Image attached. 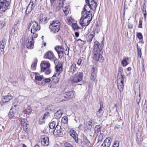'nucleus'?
Segmentation results:
<instances>
[{
  "label": "nucleus",
  "instance_id": "f257e3e1",
  "mask_svg": "<svg viewBox=\"0 0 147 147\" xmlns=\"http://www.w3.org/2000/svg\"><path fill=\"white\" fill-rule=\"evenodd\" d=\"M30 26L29 30L30 31L31 33L33 34V36L35 38L37 37V34L36 32L40 29V26L38 23L35 21H31L30 24Z\"/></svg>",
  "mask_w": 147,
  "mask_h": 147
},
{
  "label": "nucleus",
  "instance_id": "f03ea898",
  "mask_svg": "<svg viewBox=\"0 0 147 147\" xmlns=\"http://www.w3.org/2000/svg\"><path fill=\"white\" fill-rule=\"evenodd\" d=\"M55 49L57 53L60 58L63 57L64 53L65 55H69V49L67 46H66L65 48H63L62 46H56L55 47Z\"/></svg>",
  "mask_w": 147,
  "mask_h": 147
},
{
  "label": "nucleus",
  "instance_id": "7ed1b4c3",
  "mask_svg": "<svg viewBox=\"0 0 147 147\" xmlns=\"http://www.w3.org/2000/svg\"><path fill=\"white\" fill-rule=\"evenodd\" d=\"M61 24L58 20L53 21L49 26L51 31L53 33L58 32L60 30Z\"/></svg>",
  "mask_w": 147,
  "mask_h": 147
},
{
  "label": "nucleus",
  "instance_id": "20e7f679",
  "mask_svg": "<svg viewBox=\"0 0 147 147\" xmlns=\"http://www.w3.org/2000/svg\"><path fill=\"white\" fill-rule=\"evenodd\" d=\"M82 14V17L80 21V24L82 26H85L88 25L92 19V17L90 18V15L88 14Z\"/></svg>",
  "mask_w": 147,
  "mask_h": 147
},
{
  "label": "nucleus",
  "instance_id": "39448f33",
  "mask_svg": "<svg viewBox=\"0 0 147 147\" xmlns=\"http://www.w3.org/2000/svg\"><path fill=\"white\" fill-rule=\"evenodd\" d=\"M83 78V74L82 72H78L74 75L71 79L72 83H77L82 80Z\"/></svg>",
  "mask_w": 147,
  "mask_h": 147
},
{
  "label": "nucleus",
  "instance_id": "423d86ee",
  "mask_svg": "<svg viewBox=\"0 0 147 147\" xmlns=\"http://www.w3.org/2000/svg\"><path fill=\"white\" fill-rule=\"evenodd\" d=\"M9 5V1L5 0H0V12H5Z\"/></svg>",
  "mask_w": 147,
  "mask_h": 147
},
{
  "label": "nucleus",
  "instance_id": "0eeeda50",
  "mask_svg": "<svg viewBox=\"0 0 147 147\" xmlns=\"http://www.w3.org/2000/svg\"><path fill=\"white\" fill-rule=\"evenodd\" d=\"M75 93L74 91H70L65 93L64 95L62 96V100L60 102L65 101L71 99L75 97Z\"/></svg>",
  "mask_w": 147,
  "mask_h": 147
},
{
  "label": "nucleus",
  "instance_id": "6e6552de",
  "mask_svg": "<svg viewBox=\"0 0 147 147\" xmlns=\"http://www.w3.org/2000/svg\"><path fill=\"white\" fill-rule=\"evenodd\" d=\"M55 71L54 74V76H61L63 71L62 65L61 64H59L55 66Z\"/></svg>",
  "mask_w": 147,
  "mask_h": 147
},
{
  "label": "nucleus",
  "instance_id": "1a4fd4ad",
  "mask_svg": "<svg viewBox=\"0 0 147 147\" xmlns=\"http://www.w3.org/2000/svg\"><path fill=\"white\" fill-rule=\"evenodd\" d=\"M44 57L45 58L49 59L52 61L55 60L56 58L53 53L51 51H48L45 55Z\"/></svg>",
  "mask_w": 147,
  "mask_h": 147
},
{
  "label": "nucleus",
  "instance_id": "9d476101",
  "mask_svg": "<svg viewBox=\"0 0 147 147\" xmlns=\"http://www.w3.org/2000/svg\"><path fill=\"white\" fill-rule=\"evenodd\" d=\"M86 3L89 5L90 9L95 10L97 6L96 3L93 0H86Z\"/></svg>",
  "mask_w": 147,
  "mask_h": 147
},
{
  "label": "nucleus",
  "instance_id": "9b49d317",
  "mask_svg": "<svg viewBox=\"0 0 147 147\" xmlns=\"http://www.w3.org/2000/svg\"><path fill=\"white\" fill-rule=\"evenodd\" d=\"M101 53H94V55L93 56V59L96 61L102 62L103 59L102 55L101 54Z\"/></svg>",
  "mask_w": 147,
  "mask_h": 147
},
{
  "label": "nucleus",
  "instance_id": "f8f14e48",
  "mask_svg": "<svg viewBox=\"0 0 147 147\" xmlns=\"http://www.w3.org/2000/svg\"><path fill=\"white\" fill-rule=\"evenodd\" d=\"M33 36L32 37H29L28 38V42L27 45V47L29 49H32L34 46V39Z\"/></svg>",
  "mask_w": 147,
  "mask_h": 147
},
{
  "label": "nucleus",
  "instance_id": "ddd939ff",
  "mask_svg": "<svg viewBox=\"0 0 147 147\" xmlns=\"http://www.w3.org/2000/svg\"><path fill=\"white\" fill-rule=\"evenodd\" d=\"M41 144L43 146H47L49 144V138L47 136H42L41 137Z\"/></svg>",
  "mask_w": 147,
  "mask_h": 147
},
{
  "label": "nucleus",
  "instance_id": "4468645a",
  "mask_svg": "<svg viewBox=\"0 0 147 147\" xmlns=\"http://www.w3.org/2000/svg\"><path fill=\"white\" fill-rule=\"evenodd\" d=\"M97 71L96 70L94 67H93L91 71L90 79L92 81L96 82V83L97 82V80L96 81V79L97 77Z\"/></svg>",
  "mask_w": 147,
  "mask_h": 147
},
{
  "label": "nucleus",
  "instance_id": "2eb2a0df",
  "mask_svg": "<svg viewBox=\"0 0 147 147\" xmlns=\"http://www.w3.org/2000/svg\"><path fill=\"white\" fill-rule=\"evenodd\" d=\"M53 134L54 135L60 136L62 134V129L60 125H59L58 124L57 125L54 130Z\"/></svg>",
  "mask_w": 147,
  "mask_h": 147
},
{
  "label": "nucleus",
  "instance_id": "dca6fc26",
  "mask_svg": "<svg viewBox=\"0 0 147 147\" xmlns=\"http://www.w3.org/2000/svg\"><path fill=\"white\" fill-rule=\"evenodd\" d=\"M94 53H102V49L100 47V43L97 41L94 42Z\"/></svg>",
  "mask_w": 147,
  "mask_h": 147
},
{
  "label": "nucleus",
  "instance_id": "f3484780",
  "mask_svg": "<svg viewBox=\"0 0 147 147\" xmlns=\"http://www.w3.org/2000/svg\"><path fill=\"white\" fill-rule=\"evenodd\" d=\"M124 78H118L117 82V87L119 91L121 92L123 91V82Z\"/></svg>",
  "mask_w": 147,
  "mask_h": 147
},
{
  "label": "nucleus",
  "instance_id": "a211bd4d",
  "mask_svg": "<svg viewBox=\"0 0 147 147\" xmlns=\"http://www.w3.org/2000/svg\"><path fill=\"white\" fill-rule=\"evenodd\" d=\"M111 142V139L110 138H106L100 147H109Z\"/></svg>",
  "mask_w": 147,
  "mask_h": 147
},
{
  "label": "nucleus",
  "instance_id": "6ab92c4d",
  "mask_svg": "<svg viewBox=\"0 0 147 147\" xmlns=\"http://www.w3.org/2000/svg\"><path fill=\"white\" fill-rule=\"evenodd\" d=\"M50 66V64L49 62L45 61H42L40 65L42 71L44 70L47 68L49 67Z\"/></svg>",
  "mask_w": 147,
  "mask_h": 147
},
{
  "label": "nucleus",
  "instance_id": "aec40b11",
  "mask_svg": "<svg viewBox=\"0 0 147 147\" xmlns=\"http://www.w3.org/2000/svg\"><path fill=\"white\" fill-rule=\"evenodd\" d=\"M100 108L99 110L97 111V115L98 116L101 117L104 112V107L103 106V103L102 101L100 102Z\"/></svg>",
  "mask_w": 147,
  "mask_h": 147
},
{
  "label": "nucleus",
  "instance_id": "412c9836",
  "mask_svg": "<svg viewBox=\"0 0 147 147\" xmlns=\"http://www.w3.org/2000/svg\"><path fill=\"white\" fill-rule=\"evenodd\" d=\"M12 98L13 96L10 94H8V95L3 97L1 102L2 103H6L9 102Z\"/></svg>",
  "mask_w": 147,
  "mask_h": 147
},
{
  "label": "nucleus",
  "instance_id": "4be33fe9",
  "mask_svg": "<svg viewBox=\"0 0 147 147\" xmlns=\"http://www.w3.org/2000/svg\"><path fill=\"white\" fill-rule=\"evenodd\" d=\"M70 133L71 136L75 139L76 142H78V135L76 131L74 130L71 129L70 131Z\"/></svg>",
  "mask_w": 147,
  "mask_h": 147
},
{
  "label": "nucleus",
  "instance_id": "5701e85b",
  "mask_svg": "<svg viewBox=\"0 0 147 147\" xmlns=\"http://www.w3.org/2000/svg\"><path fill=\"white\" fill-rule=\"evenodd\" d=\"M90 7L89 4L85 5L83 11H82V14H88L90 12Z\"/></svg>",
  "mask_w": 147,
  "mask_h": 147
},
{
  "label": "nucleus",
  "instance_id": "b1692460",
  "mask_svg": "<svg viewBox=\"0 0 147 147\" xmlns=\"http://www.w3.org/2000/svg\"><path fill=\"white\" fill-rule=\"evenodd\" d=\"M123 71L122 68L121 67H119L118 74V78H124V75L123 73Z\"/></svg>",
  "mask_w": 147,
  "mask_h": 147
},
{
  "label": "nucleus",
  "instance_id": "393cba45",
  "mask_svg": "<svg viewBox=\"0 0 147 147\" xmlns=\"http://www.w3.org/2000/svg\"><path fill=\"white\" fill-rule=\"evenodd\" d=\"M62 113V111L61 110H59L55 113L54 116L56 119H59L61 117Z\"/></svg>",
  "mask_w": 147,
  "mask_h": 147
},
{
  "label": "nucleus",
  "instance_id": "a878e982",
  "mask_svg": "<svg viewBox=\"0 0 147 147\" xmlns=\"http://www.w3.org/2000/svg\"><path fill=\"white\" fill-rule=\"evenodd\" d=\"M16 113V110L15 109L11 108L10 110L8 116L9 118H11L13 117Z\"/></svg>",
  "mask_w": 147,
  "mask_h": 147
},
{
  "label": "nucleus",
  "instance_id": "bb28decb",
  "mask_svg": "<svg viewBox=\"0 0 147 147\" xmlns=\"http://www.w3.org/2000/svg\"><path fill=\"white\" fill-rule=\"evenodd\" d=\"M77 68L76 65L75 63H73L70 67L69 70L70 72L74 73L77 70Z\"/></svg>",
  "mask_w": 147,
  "mask_h": 147
},
{
  "label": "nucleus",
  "instance_id": "cd10ccee",
  "mask_svg": "<svg viewBox=\"0 0 147 147\" xmlns=\"http://www.w3.org/2000/svg\"><path fill=\"white\" fill-rule=\"evenodd\" d=\"M63 11L64 12L65 14L67 15L69 13V11L70 9L68 8V7L67 6L65 5L64 4L63 5V6L62 7Z\"/></svg>",
  "mask_w": 147,
  "mask_h": 147
},
{
  "label": "nucleus",
  "instance_id": "c85d7f7f",
  "mask_svg": "<svg viewBox=\"0 0 147 147\" xmlns=\"http://www.w3.org/2000/svg\"><path fill=\"white\" fill-rule=\"evenodd\" d=\"M60 77V76H57L56 75V76H54V74H53L52 79L53 80V82L55 83H57L59 82Z\"/></svg>",
  "mask_w": 147,
  "mask_h": 147
},
{
  "label": "nucleus",
  "instance_id": "c756f323",
  "mask_svg": "<svg viewBox=\"0 0 147 147\" xmlns=\"http://www.w3.org/2000/svg\"><path fill=\"white\" fill-rule=\"evenodd\" d=\"M7 42V39L6 38H3L0 42V48H5V45Z\"/></svg>",
  "mask_w": 147,
  "mask_h": 147
},
{
  "label": "nucleus",
  "instance_id": "7c9ffc66",
  "mask_svg": "<svg viewBox=\"0 0 147 147\" xmlns=\"http://www.w3.org/2000/svg\"><path fill=\"white\" fill-rule=\"evenodd\" d=\"M95 132L97 135L101 134L100 127V125H96L94 128Z\"/></svg>",
  "mask_w": 147,
  "mask_h": 147
},
{
  "label": "nucleus",
  "instance_id": "2f4dec72",
  "mask_svg": "<svg viewBox=\"0 0 147 147\" xmlns=\"http://www.w3.org/2000/svg\"><path fill=\"white\" fill-rule=\"evenodd\" d=\"M58 4H59L58 6L57 7V8L58 10L60 9L61 7H62L63 6L64 4V1L63 0H59L57 2Z\"/></svg>",
  "mask_w": 147,
  "mask_h": 147
},
{
  "label": "nucleus",
  "instance_id": "473e14b6",
  "mask_svg": "<svg viewBox=\"0 0 147 147\" xmlns=\"http://www.w3.org/2000/svg\"><path fill=\"white\" fill-rule=\"evenodd\" d=\"M146 5L144 4L143 5L142 12L144 14V17L146 19Z\"/></svg>",
  "mask_w": 147,
  "mask_h": 147
},
{
  "label": "nucleus",
  "instance_id": "72a5a7b5",
  "mask_svg": "<svg viewBox=\"0 0 147 147\" xmlns=\"http://www.w3.org/2000/svg\"><path fill=\"white\" fill-rule=\"evenodd\" d=\"M45 114H44V115L42 116L40 119L39 121V123L40 124H42L45 123Z\"/></svg>",
  "mask_w": 147,
  "mask_h": 147
},
{
  "label": "nucleus",
  "instance_id": "f704fd0d",
  "mask_svg": "<svg viewBox=\"0 0 147 147\" xmlns=\"http://www.w3.org/2000/svg\"><path fill=\"white\" fill-rule=\"evenodd\" d=\"M33 7L29 5L26 10V13L28 14L31 11Z\"/></svg>",
  "mask_w": 147,
  "mask_h": 147
},
{
  "label": "nucleus",
  "instance_id": "c9c22d12",
  "mask_svg": "<svg viewBox=\"0 0 147 147\" xmlns=\"http://www.w3.org/2000/svg\"><path fill=\"white\" fill-rule=\"evenodd\" d=\"M56 124V123L54 121H53L51 122L49 125V127L51 129H53L55 127V126Z\"/></svg>",
  "mask_w": 147,
  "mask_h": 147
},
{
  "label": "nucleus",
  "instance_id": "e433bc0d",
  "mask_svg": "<svg viewBox=\"0 0 147 147\" xmlns=\"http://www.w3.org/2000/svg\"><path fill=\"white\" fill-rule=\"evenodd\" d=\"M62 122L64 123H66L68 122L67 117V116H65L63 117L61 119Z\"/></svg>",
  "mask_w": 147,
  "mask_h": 147
},
{
  "label": "nucleus",
  "instance_id": "4c0bfd02",
  "mask_svg": "<svg viewBox=\"0 0 147 147\" xmlns=\"http://www.w3.org/2000/svg\"><path fill=\"white\" fill-rule=\"evenodd\" d=\"M72 26L74 30H77L80 28L78 26L76 23H72Z\"/></svg>",
  "mask_w": 147,
  "mask_h": 147
},
{
  "label": "nucleus",
  "instance_id": "58836bf2",
  "mask_svg": "<svg viewBox=\"0 0 147 147\" xmlns=\"http://www.w3.org/2000/svg\"><path fill=\"white\" fill-rule=\"evenodd\" d=\"M94 32H92L90 35L88 36L89 41H91L92 40V38L94 36Z\"/></svg>",
  "mask_w": 147,
  "mask_h": 147
},
{
  "label": "nucleus",
  "instance_id": "ea45409f",
  "mask_svg": "<svg viewBox=\"0 0 147 147\" xmlns=\"http://www.w3.org/2000/svg\"><path fill=\"white\" fill-rule=\"evenodd\" d=\"M36 0H31L29 4L30 5L34 7V5L36 3Z\"/></svg>",
  "mask_w": 147,
  "mask_h": 147
},
{
  "label": "nucleus",
  "instance_id": "a19ab883",
  "mask_svg": "<svg viewBox=\"0 0 147 147\" xmlns=\"http://www.w3.org/2000/svg\"><path fill=\"white\" fill-rule=\"evenodd\" d=\"M26 113V114L29 115L30 114L32 110L31 108L30 107H28L25 110Z\"/></svg>",
  "mask_w": 147,
  "mask_h": 147
},
{
  "label": "nucleus",
  "instance_id": "79ce46f5",
  "mask_svg": "<svg viewBox=\"0 0 147 147\" xmlns=\"http://www.w3.org/2000/svg\"><path fill=\"white\" fill-rule=\"evenodd\" d=\"M37 63V62L35 61L32 64L31 66V67L33 70H34L36 69Z\"/></svg>",
  "mask_w": 147,
  "mask_h": 147
},
{
  "label": "nucleus",
  "instance_id": "37998d69",
  "mask_svg": "<svg viewBox=\"0 0 147 147\" xmlns=\"http://www.w3.org/2000/svg\"><path fill=\"white\" fill-rule=\"evenodd\" d=\"M43 79L42 76L36 75L35 76V79L38 81H41Z\"/></svg>",
  "mask_w": 147,
  "mask_h": 147
},
{
  "label": "nucleus",
  "instance_id": "c03bdc74",
  "mask_svg": "<svg viewBox=\"0 0 147 147\" xmlns=\"http://www.w3.org/2000/svg\"><path fill=\"white\" fill-rule=\"evenodd\" d=\"M119 141H115L114 142V143L113 145V147H118L119 146Z\"/></svg>",
  "mask_w": 147,
  "mask_h": 147
},
{
  "label": "nucleus",
  "instance_id": "a18cd8bd",
  "mask_svg": "<svg viewBox=\"0 0 147 147\" xmlns=\"http://www.w3.org/2000/svg\"><path fill=\"white\" fill-rule=\"evenodd\" d=\"M28 125V123L27 121H26V122H25L22 125H23L24 126V129H27V126Z\"/></svg>",
  "mask_w": 147,
  "mask_h": 147
},
{
  "label": "nucleus",
  "instance_id": "49530a36",
  "mask_svg": "<svg viewBox=\"0 0 147 147\" xmlns=\"http://www.w3.org/2000/svg\"><path fill=\"white\" fill-rule=\"evenodd\" d=\"M137 37L140 39H141L143 38L142 35L141 33L139 32L137 34Z\"/></svg>",
  "mask_w": 147,
  "mask_h": 147
},
{
  "label": "nucleus",
  "instance_id": "de8ad7c7",
  "mask_svg": "<svg viewBox=\"0 0 147 147\" xmlns=\"http://www.w3.org/2000/svg\"><path fill=\"white\" fill-rule=\"evenodd\" d=\"M121 63L124 67L126 66L127 65V61L125 60H123L121 61Z\"/></svg>",
  "mask_w": 147,
  "mask_h": 147
},
{
  "label": "nucleus",
  "instance_id": "09e8293b",
  "mask_svg": "<svg viewBox=\"0 0 147 147\" xmlns=\"http://www.w3.org/2000/svg\"><path fill=\"white\" fill-rule=\"evenodd\" d=\"M98 143H99V142H101L102 140L103 137L102 135L100 134L98 136Z\"/></svg>",
  "mask_w": 147,
  "mask_h": 147
},
{
  "label": "nucleus",
  "instance_id": "8fccbe9b",
  "mask_svg": "<svg viewBox=\"0 0 147 147\" xmlns=\"http://www.w3.org/2000/svg\"><path fill=\"white\" fill-rule=\"evenodd\" d=\"M67 20L68 22L69 23H72L73 22V20L72 18L70 17H67Z\"/></svg>",
  "mask_w": 147,
  "mask_h": 147
},
{
  "label": "nucleus",
  "instance_id": "3c124183",
  "mask_svg": "<svg viewBox=\"0 0 147 147\" xmlns=\"http://www.w3.org/2000/svg\"><path fill=\"white\" fill-rule=\"evenodd\" d=\"M136 102L138 104H139L140 100V94H139L138 96L136 97Z\"/></svg>",
  "mask_w": 147,
  "mask_h": 147
},
{
  "label": "nucleus",
  "instance_id": "603ef678",
  "mask_svg": "<svg viewBox=\"0 0 147 147\" xmlns=\"http://www.w3.org/2000/svg\"><path fill=\"white\" fill-rule=\"evenodd\" d=\"M87 125H88L90 127H91L92 126V125H93L92 121L91 120L87 122Z\"/></svg>",
  "mask_w": 147,
  "mask_h": 147
},
{
  "label": "nucleus",
  "instance_id": "864d4df0",
  "mask_svg": "<svg viewBox=\"0 0 147 147\" xmlns=\"http://www.w3.org/2000/svg\"><path fill=\"white\" fill-rule=\"evenodd\" d=\"M84 147H89L90 144L89 142H87V143H86L85 142H83Z\"/></svg>",
  "mask_w": 147,
  "mask_h": 147
},
{
  "label": "nucleus",
  "instance_id": "5fc2aeb1",
  "mask_svg": "<svg viewBox=\"0 0 147 147\" xmlns=\"http://www.w3.org/2000/svg\"><path fill=\"white\" fill-rule=\"evenodd\" d=\"M138 27L140 28H142V21L140 20H139V25Z\"/></svg>",
  "mask_w": 147,
  "mask_h": 147
},
{
  "label": "nucleus",
  "instance_id": "6e6d98bb",
  "mask_svg": "<svg viewBox=\"0 0 147 147\" xmlns=\"http://www.w3.org/2000/svg\"><path fill=\"white\" fill-rule=\"evenodd\" d=\"M77 41L78 42V43L80 42V41H81V42H83V43H80L81 44H83L84 43H85L86 42L85 41H84L81 40L80 39H78L77 40Z\"/></svg>",
  "mask_w": 147,
  "mask_h": 147
},
{
  "label": "nucleus",
  "instance_id": "4d7b16f0",
  "mask_svg": "<svg viewBox=\"0 0 147 147\" xmlns=\"http://www.w3.org/2000/svg\"><path fill=\"white\" fill-rule=\"evenodd\" d=\"M4 25V22H0V30L2 28Z\"/></svg>",
  "mask_w": 147,
  "mask_h": 147
},
{
  "label": "nucleus",
  "instance_id": "13d9d810",
  "mask_svg": "<svg viewBox=\"0 0 147 147\" xmlns=\"http://www.w3.org/2000/svg\"><path fill=\"white\" fill-rule=\"evenodd\" d=\"M22 124L24 123L25 122H26L27 120L25 119H22L21 120Z\"/></svg>",
  "mask_w": 147,
  "mask_h": 147
},
{
  "label": "nucleus",
  "instance_id": "bf43d9fd",
  "mask_svg": "<svg viewBox=\"0 0 147 147\" xmlns=\"http://www.w3.org/2000/svg\"><path fill=\"white\" fill-rule=\"evenodd\" d=\"M4 48H0V54L2 55L4 53V50L3 49Z\"/></svg>",
  "mask_w": 147,
  "mask_h": 147
},
{
  "label": "nucleus",
  "instance_id": "052dcab7",
  "mask_svg": "<svg viewBox=\"0 0 147 147\" xmlns=\"http://www.w3.org/2000/svg\"><path fill=\"white\" fill-rule=\"evenodd\" d=\"M51 80L49 78H46L45 80L44 81L46 83L49 82H50Z\"/></svg>",
  "mask_w": 147,
  "mask_h": 147
},
{
  "label": "nucleus",
  "instance_id": "680f3d73",
  "mask_svg": "<svg viewBox=\"0 0 147 147\" xmlns=\"http://www.w3.org/2000/svg\"><path fill=\"white\" fill-rule=\"evenodd\" d=\"M57 0H50L51 5L54 6V3Z\"/></svg>",
  "mask_w": 147,
  "mask_h": 147
},
{
  "label": "nucleus",
  "instance_id": "e2e57ef3",
  "mask_svg": "<svg viewBox=\"0 0 147 147\" xmlns=\"http://www.w3.org/2000/svg\"><path fill=\"white\" fill-rule=\"evenodd\" d=\"M136 141L138 144H140L141 143L140 140V139L138 138L137 136V139Z\"/></svg>",
  "mask_w": 147,
  "mask_h": 147
},
{
  "label": "nucleus",
  "instance_id": "0e129e2a",
  "mask_svg": "<svg viewBox=\"0 0 147 147\" xmlns=\"http://www.w3.org/2000/svg\"><path fill=\"white\" fill-rule=\"evenodd\" d=\"M51 70L50 69H48L45 72V74H49L51 72Z\"/></svg>",
  "mask_w": 147,
  "mask_h": 147
},
{
  "label": "nucleus",
  "instance_id": "69168bd1",
  "mask_svg": "<svg viewBox=\"0 0 147 147\" xmlns=\"http://www.w3.org/2000/svg\"><path fill=\"white\" fill-rule=\"evenodd\" d=\"M81 61H82V60L81 59H78V63H77V64L79 66V65H80L81 63Z\"/></svg>",
  "mask_w": 147,
  "mask_h": 147
},
{
  "label": "nucleus",
  "instance_id": "338daca9",
  "mask_svg": "<svg viewBox=\"0 0 147 147\" xmlns=\"http://www.w3.org/2000/svg\"><path fill=\"white\" fill-rule=\"evenodd\" d=\"M141 51H140V52H138V57H139L140 58H141Z\"/></svg>",
  "mask_w": 147,
  "mask_h": 147
},
{
  "label": "nucleus",
  "instance_id": "774afa93",
  "mask_svg": "<svg viewBox=\"0 0 147 147\" xmlns=\"http://www.w3.org/2000/svg\"><path fill=\"white\" fill-rule=\"evenodd\" d=\"M19 147H27L26 145L24 144H21L20 145Z\"/></svg>",
  "mask_w": 147,
  "mask_h": 147
}]
</instances>
